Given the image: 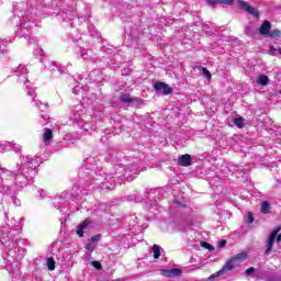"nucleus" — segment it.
<instances>
[{
  "instance_id": "7",
  "label": "nucleus",
  "mask_w": 281,
  "mask_h": 281,
  "mask_svg": "<svg viewBox=\"0 0 281 281\" xmlns=\"http://www.w3.org/2000/svg\"><path fill=\"white\" fill-rule=\"evenodd\" d=\"M247 256L248 255L245 251L235 255L225 263L224 269H226V271H232L235 267L245 262V260H247Z\"/></svg>"
},
{
  "instance_id": "19",
  "label": "nucleus",
  "mask_w": 281,
  "mask_h": 281,
  "mask_svg": "<svg viewBox=\"0 0 281 281\" xmlns=\"http://www.w3.org/2000/svg\"><path fill=\"white\" fill-rule=\"evenodd\" d=\"M259 32L262 35L269 34L271 32V22L270 21H265L261 26L259 27Z\"/></svg>"
},
{
  "instance_id": "12",
  "label": "nucleus",
  "mask_w": 281,
  "mask_h": 281,
  "mask_svg": "<svg viewBox=\"0 0 281 281\" xmlns=\"http://www.w3.org/2000/svg\"><path fill=\"white\" fill-rule=\"evenodd\" d=\"M78 58H82L86 63L93 60V50L79 48Z\"/></svg>"
},
{
  "instance_id": "39",
  "label": "nucleus",
  "mask_w": 281,
  "mask_h": 281,
  "mask_svg": "<svg viewBox=\"0 0 281 281\" xmlns=\"http://www.w3.org/2000/svg\"><path fill=\"white\" fill-rule=\"evenodd\" d=\"M267 281H280V276H271L267 279Z\"/></svg>"
},
{
  "instance_id": "2",
  "label": "nucleus",
  "mask_w": 281,
  "mask_h": 281,
  "mask_svg": "<svg viewBox=\"0 0 281 281\" xmlns=\"http://www.w3.org/2000/svg\"><path fill=\"white\" fill-rule=\"evenodd\" d=\"M36 166H38V162L34 161V158L23 156L19 170L13 173L0 167V193L15 194L14 188H25L38 175Z\"/></svg>"
},
{
  "instance_id": "41",
  "label": "nucleus",
  "mask_w": 281,
  "mask_h": 281,
  "mask_svg": "<svg viewBox=\"0 0 281 281\" xmlns=\"http://www.w3.org/2000/svg\"><path fill=\"white\" fill-rule=\"evenodd\" d=\"M34 102H35V106H38V109H41V106H47V104H43L38 100H34Z\"/></svg>"
},
{
  "instance_id": "31",
  "label": "nucleus",
  "mask_w": 281,
  "mask_h": 281,
  "mask_svg": "<svg viewBox=\"0 0 281 281\" xmlns=\"http://www.w3.org/2000/svg\"><path fill=\"white\" fill-rule=\"evenodd\" d=\"M246 222L252 223L254 222V214L251 212H248L246 215Z\"/></svg>"
},
{
  "instance_id": "35",
  "label": "nucleus",
  "mask_w": 281,
  "mask_h": 281,
  "mask_svg": "<svg viewBox=\"0 0 281 281\" xmlns=\"http://www.w3.org/2000/svg\"><path fill=\"white\" fill-rule=\"evenodd\" d=\"M80 91H82V87H80V86H76L72 89V93H75V95H78V93H80Z\"/></svg>"
},
{
  "instance_id": "20",
  "label": "nucleus",
  "mask_w": 281,
  "mask_h": 281,
  "mask_svg": "<svg viewBox=\"0 0 281 281\" xmlns=\"http://www.w3.org/2000/svg\"><path fill=\"white\" fill-rule=\"evenodd\" d=\"M54 137V132H52L50 128H45L43 134V142L44 144H49L52 142V138Z\"/></svg>"
},
{
  "instance_id": "44",
  "label": "nucleus",
  "mask_w": 281,
  "mask_h": 281,
  "mask_svg": "<svg viewBox=\"0 0 281 281\" xmlns=\"http://www.w3.org/2000/svg\"><path fill=\"white\" fill-rule=\"evenodd\" d=\"M278 56H281V48H278Z\"/></svg>"
},
{
  "instance_id": "42",
  "label": "nucleus",
  "mask_w": 281,
  "mask_h": 281,
  "mask_svg": "<svg viewBox=\"0 0 281 281\" xmlns=\"http://www.w3.org/2000/svg\"><path fill=\"white\" fill-rule=\"evenodd\" d=\"M128 74H131V69L130 68L122 70V76H128Z\"/></svg>"
},
{
  "instance_id": "25",
  "label": "nucleus",
  "mask_w": 281,
  "mask_h": 281,
  "mask_svg": "<svg viewBox=\"0 0 281 281\" xmlns=\"http://www.w3.org/2000/svg\"><path fill=\"white\" fill-rule=\"evenodd\" d=\"M1 43H8V41L0 40V45H1ZM0 60H2V61L8 60V53L4 49H2L1 46H0Z\"/></svg>"
},
{
  "instance_id": "26",
  "label": "nucleus",
  "mask_w": 281,
  "mask_h": 281,
  "mask_svg": "<svg viewBox=\"0 0 281 281\" xmlns=\"http://www.w3.org/2000/svg\"><path fill=\"white\" fill-rule=\"evenodd\" d=\"M270 207H271V205L269 204V202L263 201L261 203V214H269Z\"/></svg>"
},
{
  "instance_id": "23",
  "label": "nucleus",
  "mask_w": 281,
  "mask_h": 281,
  "mask_svg": "<svg viewBox=\"0 0 281 281\" xmlns=\"http://www.w3.org/2000/svg\"><path fill=\"white\" fill-rule=\"evenodd\" d=\"M198 69H199V71H202L203 77L206 78V80H212V72H210V70H207V68L199 66Z\"/></svg>"
},
{
  "instance_id": "27",
  "label": "nucleus",
  "mask_w": 281,
  "mask_h": 281,
  "mask_svg": "<svg viewBox=\"0 0 281 281\" xmlns=\"http://www.w3.org/2000/svg\"><path fill=\"white\" fill-rule=\"evenodd\" d=\"M234 124L237 126V128H244L245 120L243 117H237L234 120Z\"/></svg>"
},
{
  "instance_id": "9",
  "label": "nucleus",
  "mask_w": 281,
  "mask_h": 281,
  "mask_svg": "<svg viewBox=\"0 0 281 281\" xmlns=\"http://www.w3.org/2000/svg\"><path fill=\"white\" fill-rule=\"evenodd\" d=\"M46 69H49L54 76V78H59L64 74H67V68L59 66L56 61H46Z\"/></svg>"
},
{
  "instance_id": "50",
  "label": "nucleus",
  "mask_w": 281,
  "mask_h": 281,
  "mask_svg": "<svg viewBox=\"0 0 281 281\" xmlns=\"http://www.w3.org/2000/svg\"><path fill=\"white\" fill-rule=\"evenodd\" d=\"M106 161H109V158H105Z\"/></svg>"
},
{
  "instance_id": "6",
  "label": "nucleus",
  "mask_w": 281,
  "mask_h": 281,
  "mask_svg": "<svg viewBox=\"0 0 281 281\" xmlns=\"http://www.w3.org/2000/svg\"><path fill=\"white\" fill-rule=\"evenodd\" d=\"M280 231H281V227L278 226L268 236L267 244H266V251H265L266 256H269V254H271V251H273V245L276 244V238H277L278 244L281 243Z\"/></svg>"
},
{
  "instance_id": "8",
  "label": "nucleus",
  "mask_w": 281,
  "mask_h": 281,
  "mask_svg": "<svg viewBox=\"0 0 281 281\" xmlns=\"http://www.w3.org/2000/svg\"><path fill=\"white\" fill-rule=\"evenodd\" d=\"M119 100L122 104L134 106V109H139V106H142V100L137 97H131L128 93H121Z\"/></svg>"
},
{
  "instance_id": "18",
  "label": "nucleus",
  "mask_w": 281,
  "mask_h": 281,
  "mask_svg": "<svg viewBox=\"0 0 281 281\" xmlns=\"http://www.w3.org/2000/svg\"><path fill=\"white\" fill-rule=\"evenodd\" d=\"M178 161H179L180 166L188 167L192 164V157L190 155L186 154V155L180 156Z\"/></svg>"
},
{
  "instance_id": "16",
  "label": "nucleus",
  "mask_w": 281,
  "mask_h": 281,
  "mask_svg": "<svg viewBox=\"0 0 281 281\" xmlns=\"http://www.w3.org/2000/svg\"><path fill=\"white\" fill-rule=\"evenodd\" d=\"M207 5H234V0H206Z\"/></svg>"
},
{
  "instance_id": "3",
  "label": "nucleus",
  "mask_w": 281,
  "mask_h": 281,
  "mask_svg": "<svg viewBox=\"0 0 281 281\" xmlns=\"http://www.w3.org/2000/svg\"><path fill=\"white\" fill-rule=\"evenodd\" d=\"M14 19H19L20 25L16 26L15 34L22 38H26L30 43H36V38L32 37V29L34 27V22L27 21V2H19L14 9Z\"/></svg>"
},
{
  "instance_id": "28",
  "label": "nucleus",
  "mask_w": 281,
  "mask_h": 281,
  "mask_svg": "<svg viewBox=\"0 0 281 281\" xmlns=\"http://www.w3.org/2000/svg\"><path fill=\"white\" fill-rule=\"evenodd\" d=\"M225 271H227V269H225V267H223V269H221L216 273L210 276L209 280H214L215 278H218L220 276H223V273H225Z\"/></svg>"
},
{
  "instance_id": "4",
  "label": "nucleus",
  "mask_w": 281,
  "mask_h": 281,
  "mask_svg": "<svg viewBox=\"0 0 281 281\" xmlns=\"http://www.w3.org/2000/svg\"><path fill=\"white\" fill-rule=\"evenodd\" d=\"M71 120L74 126H79L81 131H95V117L87 113V108L82 104L75 105Z\"/></svg>"
},
{
  "instance_id": "36",
  "label": "nucleus",
  "mask_w": 281,
  "mask_h": 281,
  "mask_svg": "<svg viewBox=\"0 0 281 281\" xmlns=\"http://www.w3.org/2000/svg\"><path fill=\"white\" fill-rule=\"evenodd\" d=\"M101 236L100 235H94L90 238V243H99Z\"/></svg>"
},
{
  "instance_id": "48",
  "label": "nucleus",
  "mask_w": 281,
  "mask_h": 281,
  "mask_svg": "<svg viewBox=\"0 0 281 281\" xmlns=\"http://www.w3.org/2000/svg\"><path fill=\"white\" fill-rule=\"evenodd\" d=\"M82 194H89V192H82Z\"/></svg>"
},
{
  "instance_id": "21",
  "label": "nucleus",
  "mask_w": 281,
  "mask_h": 281,
  "mask_svg": "<svg viewBox=\"0 0 281 281\" xmlns=\"http://www.w3.org/2000/svg\"><path fill=\"white\" fill-rule=\"evenodd\" d=\"M257 85L260 87H267L269 85V77L267 75H261L257 78Z\"/></svg>"
},
{
  "instance_id": "30",
  "label": "nucleus",
  "mask_w": 281,
  "mask_h": 281,
  "mask_svg": "<svg viewBox=\"0 0 281 281\" xmlns=\"http://www.w3.org/2000/svg\"><path fill=\"white\" fill-rule=\"evenodd\" d=\"M201 245H202V247H204V249H207L210 251H214V246H212V244H210L207 241H202Z\"/></svg>"
},
{
  "instance_id": "37",
  "label": "nucleus",
  "mask_w": 281,
  "mask_h": 281,
  "mask_svg": "<svg viewBox=\"0 0 281 281\" xmlns=\"http://www.w3.org/2000/svg\"><path fill=\"white\" fill-rule=\"evenodd\" d=\"M37 199H45V191L44 190H38L37 191Z\"/></svg>"
},
{
  "instance_id": "10",
  "label": "nucleus",
  "mask_w": 281,
  "mask_h": 281,
  "mask_svg": "<svg viewBox=\"0 0 281 281\" xmlns=\"http://www.w3.org/2000/svg\"><path fill=\"white\" fill-rule=\"evenodd\" d=\"M237 5L241 10H245L251 16H255V19H259L260 12H258V9L256 7H251L249 2L245 0H237Z\"/></svg>"
},
{
  "instance_id": "45",
  "label": "nucleus",
  "mask_w": 281,
  "mask_h": 281,
  "mask_svg": "<svg viewBox=\"0 0 281 281\" xmlns=\"http://www.w3.org/2000/svg\"><path fill=\"white\" fill-rule=\"evenodd\" d=\"M274 36H280V31H277Z\"/></svg>"
},
{
  "instance_id": "43",
  "label": "nucleus",
  "mask_w": 281,
  "mask_h": 281,
  "mask_svg": "<svg viewBox=\"0 0 281 281\" xmlns=\"http://www.w3.org/2000/svg\"><path fill=\"white\" fill-rule=\"evenodd\" d=\"M13 203H14L15 205H18V206L21 205V201H20V200H18V201H16V200H13Z\"/></svg>"
},
{
  "instance_id": "22",
  "label": "nucleus",
  "mask_w": 281,
  "mask_h": 281,
  "mask_svg": "<svg viewBox=\"0 0 281 281\" xmlns=\"http://www.w3.org/2000/svg\"><path fill=\"white\" fill-rule=\"evenodd\" d=\"M151 251L154 254L155 260H159V256H161V246L154 245L153 248H151Z\"/></svg>"
},
{
  "instance_id": "40",
  "label": "nucleus",
  "mask_w": 281,
  "mask_h": 281,
  "mask_svg": "<svg viewBox=\"0 0 281 281\" xmlns=\"http://www.w3.org/2000/svg\"><path fill=\"white\" fill-rule=\"evenodd\" d=\"M217 245H218L220 248H223L227 245V240L223 239V240L218 241Z\"/></svg>"
},
{
  "instance_id": "49",
  "label": "nucleus",
  "mask_w": 281,
  "mask_h": 281,
  "mask_svg": "<svg viewBox=\"0 0 281 281\" xmlns=\"http://www.w3.org/2000/svg\"><path fill=\"white\" fill-rule=\"evenodd\" d=\"M64 21H67V18H64Z\"/></svg>"
},
{
  "instance_id": "5",
  "label": "nucleus",
  "mask_w": 281,
  "mask_h": 281,
  "mask_svg": "<svg viewBox=\"0 0 281 281\" xmlns=\"http://www.w3.org/2000/svg\"><path fill=\"white\" fill-rule=\"evenodd\" d=\"M27 67H25V65H20L19 67H16L14 69V75L18 77V82L20 85H24L26 91H27V95H31V98H34V95H36V93L34 92V89L32 88V82H30V80H27Z\"/></svg>"
},
{
  "instance_id": "1",
  "label": "nucleus",
  "mask_w": 281,
  "mask_h": 281,
  "mask_svg": "<svg viewBox=\"0 0 281 281\" xmlns=\"http://www.w3.org/2000/svg\"><path fill=\"white\" fill-rule=\"evenodd\" d=\"M137 175H139V166L137 162L128 160L114 164L110 173H103L93 157L83 160L79 171V177L88 183V188H99L100 190H113L120 179L133 181Z\"/></svg>"
},
{
  "instance_id": "46",
  "label": "nucleus",
  "mask_w": 281,
  "mask_h": 281,
  "mask_svg": "<svg viewBox=\"0 0 281 281\" xmlns=\"http://www.w3.org/2000/svg\"><path fill=\"white\" fill-rule=\"evenodd\" d=\"M0 148H2V150H5V146L3 145H0Z\"/></svg>"
},
{
  "instance_id": "47",
  "label": "nucleus",
  "mask_w": 281,
  "mask_h": 281,
  "mask_svg": "<svg viewBox=\"0 0 281 281\" xmlns=\"http://www.w3.org/2000/svg\"><path fill=\"white\" fill-rule=\"evenodd\" d=\"M139 202H142V200H139V199H138V200H136V203H139Z\"/></svg>"
},
{
  "instance_id": "14",
  "label": "nucleus",
  "mask_w": 281,
  "mask_h": 281,
  "mask_svg": "<svg viewBox=\"0 0 281 281\" xmlns=\"http://www.w3.org/2000/svg\"><path fill=\"white\" fill-rule=\"evenodd\" d=\"M181 273H183V271L179 268L162 270V276H165V278H178Z\"/></svg>"
},
{
  "instance_id": "33",
  "label": "nucleus",
  "mask_w": 281,
  "mask_h": 281,
  "mask_svg": "<svg viewBox=\"0 0 281 281\" xmlns=\"http://www.w3.org/2000/svg\"><path fill=\"white\" fill-rule=\"evenodd\" d=\"M269 54L271 56H278V48L270 46Z\"/></svg>"
},
{
  "instance_id": "15",
  "label": "nucleus",
  "mask_w": 281,
  "mask_h": 281,
  "mask_svg": "<svg viewBox=\"0 0 281 281\" xmlns=\"http://www.w3.org/2000/svg\"><path fill=\"white\" fill-rule=\"evenodd\" d=\"M89 225H91V221L86 220L79 226H77L76 233L79 236V238H82V236H85V229H87L89 227Z\"/></svg>"
},
{
  "instance_id": "13",
  "label": "nucleus",
  "mask_w": 281,
  "mask_h": 281,
  "mask_svg": "<svg viewBox=\"0 0 281 281\" xmlns=\"http://www.w3.org/2000/svg\"><path fill=\"white\" fill-rule=\"evenodd\" d=\"M154 88L156 91H162L165 95H170V93H172V88L165 82H156Z\"/></svg>"
},
{
  "instance_id": "11",
  "label": "nucleus",
  "mask_w": 281,
  "mask_h": 281,
  "mask_svg": "<svg viewBox=\"0 0 281 281\" xmlns=\"http://www.w3.org/2000/svg\"><path fill=\"white\" fill-rule=\"evenodd\" d=\"M69 201V193L64 192L61 195H58L54 198V205L57 210H60V207H65V203Z\"/></svg>"
},
{
  "instance_id": "29",
  "label": "nucleus",
  "mask_w": 281,
  "mask_h": 281,
  "mask_svg": "<svg viewBox=\"0 0 281 281\" xmlns=\"http://www.w3.org/2000/svg\"><path fill=\"white\" fill-rule=\"evenodd\" d=\"M34 54H35L36 58H38V60H41L43 58L44 50L41 47H36Z\"/></svg>"
},
{
  "instance_id": "34",
  "label": "nucleus",
  "mask_w": 281,
  "mask_h": 281,
  "mask_svg": "<svg viewBox=\"0 0 281 281\" xmlns=\"http://www.w3.org/2000/svg\"><path fill=\"white\" fill-rule=\"evenodd\" d=\"M85 248L88 250V251H93V249H95V246L90 243L86 244Z\"/></svg>"
},
{
  "instance_id": "24",
  "label": "nucleus",
  "mask_w": 281,
  "mask_h": 281,
  "mask_svg": "<svg viewBox=\"0 0 281 281\" xmlns=\"http://www.w3.org/2000/svg\"><path fill=\"white\" fill-rule=\"evenodd\" d=\"M46 267L48 271H54V269H56V261L53 259V257L46 259Z\"/></svg>"
},
{
  "instance_id": "32",
  "label": "nucleus",
  "mask_w": 281,
  "mask_h": 281,
  "mask_svg": "<svg viewBox=\"0 0 281 281\" xmlns=\"http://www.w3.org/2000/svg\"><path fill=\"white\" fill-rule=\"evenodd\" d=\"M246 276H254L256 273V268L250 267L245 271Z\"/></svg>"
},
{
  "instance_id": "17",
  "label": "nucleus",
  "mask_w": 281,
  "mask_h": 281,
  "mask_svg": "<svg viewBox=\"0 0 281 281\" xmlns=\"http://www.w3.org/2000/svg\"><path fill=\"white\" fill-rule=\"evenodd\" d=\"M207 5H234V0H206Z\"/></svg>"
},
{
  "instance_id": "38",
  "label": "nucleus",
  "mask_w": 281,
  "mask_h": 281,
  "mask_svg": "<svg viewBox=\"0 0 281 281\" xmlns=\"http://www.w3.org/2000/svg\"><path fill=\"white\" fill-rule=\"evenodd\" d=\"M92 267H94V269H102V263H100V261H93Z\"/></svg>"
}]
</instances>
